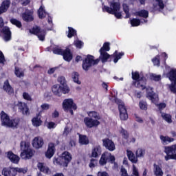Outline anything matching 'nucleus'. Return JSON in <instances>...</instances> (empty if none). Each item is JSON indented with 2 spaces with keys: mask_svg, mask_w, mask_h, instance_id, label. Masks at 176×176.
<instances>
[{
  "mask_svg": "<svg viewBox=\"0 0 176 176\" xmlns=\"http://www.w3.org/2000/svg\"><path fill=\"white\" fill-rule=\"evenodd\" d=\"M88 117L84 118V123L88 129H93V127H98L100 126V114L96 111H88Z\"/></svg>",
  "mask_w": 176,
  "mask_h": 176,
  "instance_id": "1",
  "label": "nucleus"
},
{
  "mask_svg": "<svg viewBox=\"0 0 176 176\" xmlns=\"http://www.w3.org/2000/svg\"><path fill=\"white\" fill-rule=\"evenodd\" d=\"M110 7L104 6L102 8L103 12H107L110 14H114L116 19H122V12H120V3L119 0H113L110 3Z\"/></svg>",
  "mask_w": 176,
  "mask_h": 176,
  "instance_id": "2",
  "label": "nucleus"
},
{
  "mask_svg": "<svg viewBox=\"0 0 176 176\" xmlns=\"http://www.w3.org/2000/svg\"><path fill=\"white\" fill-rule=\"evenodd\" d=\"M72 160V155L68 151H64L58 157L53 158V163L60 167H68Z\"/></svg>",
  "mask_w": 176,
  "mask_h": 176,
  "instance_id": "3",
  "label": "nucleus"
},
{
  "mask_svg": "<svg viewBox=\"0 0 176 176\" xmlns=\"http://www.w3.org/2000/svg\"><path fill=\"white\" fill-rule=\"evenodd\" d=\"M21 154L20 157L23 160H30L35 155V151L30 147V144L22 141L20 143Z\"/></svg>",
  "mask_w": 176,
  "mask_h": 176,
  "instance_id": "4",
  "label": "nucleus"
},
{
  "mask_svg": "<svg viewBox=\"0 0 176 176\" xmlns=\"http://www.w3.org/2000/svg\"><path fill=\"white\" fill-rule=\"evenodd\" d=\"M28 169L27 168H12V167H4L1 170V175L3 176H16L17 173H23L25 174Z\"/></svg>",
  "mask_w": 176,
  "mask_h": 176,
  "instance_id": "5",
  "label": "nucleus"
},
{
  "mask_svg": "<svg viewBox=\"0 0 176 176\" xmlns=\"http://www.w3.org/2000/svg\"><path fill=\"white\" fill-rule=\"evenodd\" d=\"M69 91H71V89L68 85L55 84L52 87V92L54 96H56V97H61L63 94H68Z\"/></svg>",
  "mask_w": 176,
  "mask_h": 176,
  "instance_id": "6",
  "label": "nucleus"
},
{
  "mask_svg": "<svg viewBox=\"0 0 176 176\" xmlns=\"http://www.w3.org/2000/svg\"><path fill=\"white\" fill-rule=\"evenodd\" d=\"M62 107L65 112H69L71 115H74V111L78 108L72 98L65 99L62 102Z\"/></svg>",
  "mask_w": 176,
  "mask_h": 176,
  "instance_id": "7",
  "label": "nucleus"
},
{
  "mask_svg": "<svg viewBox=\"0 0 176 176\" xmlns=\"http://www.w3.org/2000/svg\"><path fill=\"white\" fill-rule=\"evenodd\" d=\"M100 63V59H94V56L91 55H88L87 58L83 60L82 63V69L85 71H89V68L93 67V65H96Z\"/></svg>",
  "mask_w": 176,
  "mask_h": 176,
  "instance_id": "8",
  "label": "nucleus"
},
{
  "mask_svg": "<svg viewBox=\"0 0 176 176\" xmlns=\"http://www.w3.org/2000/svg\"><path fill=\"white\" fill-rule=\"evenodd\" d=\"M132 79H133V80H136L134 82V85L136 87L144 90L146 82V80L145 78H142L140 79V74L137 72H132Z\"/></svg>",
  "mask_w": 176,
  "mask_h": 176,
  "instance_id": "9",
  "label": "nucleus"
},
{
  "mask_svg": "<svg viewBox=\"0 0 176 176\" xmlns=\"http://www.w3.org/2000/svg\"><path fill=\"white\" fill-rule=\"evenodd\" d=\"M166 76L170 82H174V83L172 82L169 86V89L170 91L176 94V69H171L169 73L166 74Z\"/></svg>",
  "mask_w": 176,
  "mask_h": 176,
  "instance_id": "10",
  "label": "nucleus"
},
{
  "mask_svg": "<svg viewBox=\"0 0 176 176\" xmlns=\"http://www.w3.org/2000/svg\"><path fill=\"white\" fill-rule=\"evenodd\" d=\"M116 102L118 104V109L120 111V118L121 120H127V119L129 118V115L127 114V110L126 109L124 103L119 99H116Z\"/></svg>",
  "mask_w": 176,
  "mask_h": 176,
  "instance_id": "11",
  "label": "nucleus"
},
{
  "mask_svg": "<svg viewBox=\"0 0 176 176\" xmlns=\"http://www.w3.org/2000/svg\"><path fill=\"white\" fill-rule=\"evenodd\" d=\"M111 47H109V43H104L102 47L100 50V58L103 63H106L107 60L109 58V54L107 52H109Z\"/></svg>",
  "mask_w": 176,
  "mask_h": 176,
  "instance_id": "12",
  "label": "nucleus"
},
{
  "mask_svg": "<svg viewBox=\"0 0 176 176\" xmlns=\"http://www.w3.org/2000/svg\"><path fill=\"white\" fill-rule=\"evenodd\" d=\"M118 131L122 134V138H124V144L130 145L131 144H134V142H135V138L129 137L127 131L124 130L122 127H120Z\"/></svg>",
  "mask_w": 176,
  "mask_h": 176,
  "instance_id": "13",
  "label": "nucleus"
},
{
  "mask_svg": "<svg viewBox=\"0 0 176 176\" xmlns=\"http://www.w3.org/2000/svg\"><path fill=\"white\" fill-rule=\"evenodd\" d=\"M144 89H146V98H148V100H151V101L156 105L159 101V96L157 94L153 93V89L151 87H145Z\"/></svg>",
  "mask_w": 176,
  "mask_h": 176,
  "instance_id": "14",
  "label": "nucleus"
},
{
  "mask_svg": "<svg viewBox=\"0 0 176 176\" xmlns=\"http://www.w3.org/2000/svg\"><path fill=\"white\" fill-rule=\"evenodd\" d=\"M30 31L31 34L36 35L39 41H45V35H46V32H45V30L41 29L38 26H35Z\"/></svg>",
  "mask_w": 176,
  "mask_h": 176,
  "instance_id": "15",
  "label": "nucleus"
},
{
  "mask_svg": "<svg viewBox=\"0 0 176 176\" xmlns=\"http://www.w3.org/2000/svg\"><path fill=\"white\" fill-rule=\"evenodd\" d=\"M16 107H18L19 111L23 115V116H30V108L27 103L23 102H18Z\"/></svg>",
  "mask_w": 176,
  "mask_h": 176,
  "instance_id": "16",
  "label": "nucleus"
},
{
  "mask_svg": "<svg viewBox=\"0 0 176 176\" xmlns=\"http://www.w3.org/2000/svg\"><path fill=\"white\" fill-rule=\"evenodd\" d=\"M175 151L176 144L164 147V152L166 153V155L164 157L166 162L173 160V154L170 155V153H173V152H175Z\"/></svg>",
  "mask_w": 176,
  "mask_h": 176,
  "instance_id": "17",
  "label": "nucleus"
},
{
  "mask_svg": "<svg viewBox=\"0 0 176 176\" xmlns=\"http://www.w3.org/2000/svg\"><path fill=\"white\" fill-rule=\"evenodd\" d=\"M44 144L43 138L41 136H36L32 140V145L34 149H41Z\"/></svg>",
  "mask_w": 176,
  "mask_h": 176,
  "instance_id": "18",
  "label": "nucleus"
},
{
  "mask_svg": "<svg viewBox=\"0 0 176 176\" xmlns=\"http://www.w3.org/2000/svg\"><path fill=\"white\" fill-rule=\"evenodd\" d=\"M56 152V144L53 142L48 144V148L45 153V157L47 159H52V156H54Z\"/></svg>",
  "mask_w": 176,
  "mask_h": 176,
  "instance_id": "19",
  "label": "nucleus"
},
{
  "mask_svg": "<svg viewBox=\"0 0 176 176\" xmlns=\"http://www.w3.org/2000/svg\"><path fill=\"white\" fill-rule=\"evenodd\" d=\"M103 146L106 148V149H108V151H113L115 149H116V147L115 146V143L112 142V140L106 138L102 140Z\"/></svg>",
  "mask_w": 176,
  "mask_h": 176,
  "instance_id": "20",
  "label": "nucleus"
},
{
  "mask_svg": "<svg viewBox=\"0 0 176 176\" xmlns=\"http://www.w3.org/2000/svg\"><path fill=\"white\" fill-rule=\"evenodd\" d=\"M10 0H4L2 1L0 6V14H3V13H6L10 8Z\"/></svg>",
  "mask_w": 176,
  "mask_h": 176,
  "instance_id": "21",
  "label": "nucleus"
},
{
  "mask_svg": "<svg viewBox=\"0 0 176 176\" xmlns=\"http://www.w3.org/2000/svg\"><path fill=\"white\" fill-rule=\"evenodd\" d=\"M0 116L2 126L8 127L9 126V123H10V118H9V116H8L5 111H1Z\"/></svg>",
  "mask_w": 176,
  "mask_h": 176,
  "instance_id": "22",
  "label": "nucleus"
},
{
  "mask_svg": "<svg viewBox=\"0 0 176 176\" xmlns=\"http://www.w3.org/2000/svg\"><path fill=\"white\" fill-rule=\"evenodd\" d=\"M7 157L12 163H14V164H19V162H20V157L13 153L12 151H9L7 153Z\"/></svg>",
  "mask_w": 176,
  "mask_h": 176,
  "instance_id": "23",
  "label": "nucleus"
},
{
  "mask_svg": "<svg viewBox=\"0 0 176 176\" xmlns=\"http://www.w3.org/2000/svg\"><path fill=\"white\" fill-rule=\"evenodd\" d=\"M22 19L24 21H32L34 20V10L26 11L22 14Z\"/></svg>",
  "mask_w": 176,
  "mask_h": 176,
  "instance_id": "24",
  "label": "nucleus"
},
{
  "mask_svg": "<svg viewBox=\"0 0 176 176\" xmlns=\"http://www.w3.org/2000/svg\"><path fill=\"white\" fill-rule=\"evenodd\" d=\"M42 115L41 114V112H39L38 114L36 115L35 117H34L32 119V125L34 126V127H39V126L42 125Z\"/></svg>",
  "mask_w": 176,
  "mask_h": 176,
  "instance_id": "25",
  "label": "nucleus"
},
{
  "mask_svg": "<svg viewBox=\"0 0 176 176\" xmlns=\"http://www.w3.org/2000/svg\"><path fill=\"white\" fill-rule=\"evenodd\" d=\"M37 167L38 170H40L41 173H44V174H47V175H50V174H52V170H50V168L45 166V164H43V163H38Z\"/></svg>",
  "mask_w": 176,
  "mask_h": 176,
  "instance_id": "26",
  "label": "nucleus"
},
{
  "mask_svg": "<svg viewBox=\"0 0 176 176\" xmlns=\"http://www.w3.org/2000/svg\"><path fill=\"white\" fill-rule=\"evenodd\" d=\"M153 171L154 173L155 176H163L164 175V172H163V169L162 166L158 164H153Z\"/></svg>",
  "mask_w": 176,
  "mask_h": 176,
  "instance_id": "27",
  "label": "nucleus"
},
{
  "mask_svg": "<svg viewBox=\"0 0 176 176\" xmlns=\"http://www.w3.org/2000/svg\"><path fill=\"white\" fill-rule=\"evenodd\" d=\"M153 8L155 10H163L164 9V3L163 0H153Z\"/></svg>",
  "mask_w": 176,
  "mask_h": 176,
  "instance_id": "28",
  "label": "nucleus"
},
{
  "mask_svg": "<svg viewBox=\"0 0 176 176\" xmlns=\"http://www.w3.org/2000/svg\"><path fill=\"white\" fill-rule=\"evenodd\" d=\"M62 56H63L64 60L67 61L68 63L73 58L72 53H71V50H69V48L65 49L63 51Z\"/></svg>",
  "mask_w": 176,
  "mask_h": 176,
  "instance_id": "29",
  "label": "nucleus"
},
{
  "mask_svg": "<svg viewBox=\"0 0 176 176\" xmlns=\"http://www.w3.org/2000/svg\"><path fill=\"white\" fill-rule=\"evenodd\" d=\"M126 155H127L129 160L130 162H131V163L136 164V163L138 162V158L137 156L135 157V155H134V153H133V151H131L130 150H127Z\"/></svg>",
  "mask_w": 176,
  "mask_h": 176,
  "instance_id": "30",
  "label": "nucleus"
},
{
  "mask_svg": "<svg viewBox=\"0 0 176 176\" xmlns=\"http://www.w3.org/2000/svg\"><path fill=\"white\" fill-rule=\"evenodd\" d=\"M2 32L4 35V41H6V42H8L12 39V33L8 27H4L2 30Z\"/></svg>",
  "mask_w": 176,
  "mask_h": 176,
  "instance_id": "31",
  "label": "nucleus"
},
{
  "mask_svg": "<svg viewBox=\"0 0 176 176\" xmlns=\"http://www.w3.org/2000/svg\"><path fill=\"white\" fill-rule=\"evenodd\" d=\"M3 89L4 91L8 93V94H13V88L12 87V86H10V84H9V80H6L4 82Z\"/></svg>",
  "mask_w": 176,
  "mask_h": 176,
  "instance_id": "32",
  "label": "nucleus"
},
{
  "mask_svg": "<svg viewBox=\"0 0 176 176\" xmlns=\"http://www.w3.org/2000/svg\"><path fill=\"white\" fill-rule=\"evenodd\" d=\"M108 156H110L109 153L108 152H105L102 155L99 160V164H100V166H104V164H107Z\"/></svg>",
  "mask_w": 176,
  "mask_h": 176,
  "instance_id": "33",
  "label": "nucleus"
},
{
  "mask_svg": "<svg viewBox=\"0 0 176 176\" xmlns=\"http://www.w3.org/2000/svg\"><path fill=\"white\" fill-rule=\"evenodd\" d=\"M160 138L162 141V143L164 145H167V144H170L171 142H174V138H170L168 136H163L160 135Z\"/></svg>",
  "mask_w": 176,
  "mask_h": 176,
  "instance_id": "34",
  "label": "nucleus"
},
{
  "mask_svg": "<svg viewBox=\"0 0 176 176\" xmlns=\"http://www.w3.org/2000/svg\"><path fill=\"white\" fill-rule=\"evenodd\" d=\"M101 155V146H97L92 149L91 157H98Z\"/></svg>",
  "mask_w": 176,
  "mask_h": 176,
  "instance_id": "35",
  "label": "nucleus"
},
{
  "mask_svg": "<svg viewBox=\"0 0 176 176\" xmlns=\"http://www.w3.org/2000/svg\"><path fill=\"white\" fill-rule=\"evenodd\" d=\"M79 144L80 145H89V138L85 135H79Z\"/></svg>",
  "mask_w": 176,
  "mask_h": 176,
  "instance_id": "36",
  "label": "nucleus"
},
{
  "mask_svg": "<svg viewBox=\"0 0 176 176\" xmlns=\"http://www.w3.org/2000/svg\"><path fill=\"white\" fill-rule=\"evenodd\" d=\"M123 56H124V53H123V52L118 53V51H116L113 54V63H115V64H116V63H118V61H119V60H120V58H122V57H123Z\"/></svg>",
  "mask_w": 176,
  "mask_h": 176,
  "instance_id": "37",
  "label": "nucleus"
},
{
  "mask_svg": "<svg viewBox=\"0 0 176 176\" xmlns=\"http://www.w3.org/2000/svg\"><path fill=\"white\" fill-rule=\"evenodd\" d=\"M72 79L74 83H76L77 85H81L82 82L79 80V73L76 72H74L72 73Z\"/></svg>",
  "mask_w": 176,
  "mask_h": 176,
  "instance_id": "38",
  "label": "nucleus"
},
{
  "mask_svg": "<svg viewBox=\"0 0 176 176\" xmlns=\"http://www.w3.org/2000/svg\"><path fill=\"white\" fill-rule=\"evenodd\" d=\"M38 14L39 19H44V17H46V14H47V13L46 12V11H45V7H43V6H41L39 8L38 10Z\"/></svg>",
  "mask_w": 176,
  "mask_h": 176,
  "instance_id": "39",
  "label": "nucleus"
},
{
  "mask_svg": "<svg viewBox=\"0 0 176 176\" xmlns=\"http://www.w3.org/2000/svg\"><path fill=\"white\" fill-rule=\"evenodd\" d=\"M20 123V119L15 118L14 120H10V123L8 124V127H17Z\"/></svg>",
  "mask_w": 176,
  "mask_h": 176,
  "instance_id": "40",
  "label": "nucleus"
},
{
  "mask_svg": "<svg viewBox=\"0 0 176 176\" xmlns=\"http://www.w3.org/2000/svg\"><path fill=\"white\" fill-rule=\"evenodd\" d=\"M135 14L136 16H140V17H144V19H147V17L149 16V13L145 10H142L136 12Z\"/></svg>",
  "mask_w": 176,
  "mask_h": 176,
  "instance_id": "41",
  "label": "nucleus"
},
{
  "mask_svg": "<svg viewBox=\"0 0 176 176\" xmlns=\"http://www.w3.org/2000/svg\"><path fill=\"white\" fill-rule=\"evenodd\" d=\"M162 118L165 120V122H167V123H172L173 120L171 119V115L167 114L166 113H162Z\"/></svg>",
  "mask_w": 176,
  "mask_h": 176,
  "instance_id": "42",
  "label": "nucleus"
},
{
  "mask_svg": "<svg viewBox=\"0 0 176 176\" xmlns=\"http://www.w3.org/2000/svg\"><path fill=\"white\" fill-rule=\"evenodd\" d=\"M58 83H60V86H67V80H65V77L60 76L58 77L57 79Z\"/></svg>",
  "mask_w": 176,
  "mask_h": 176,
  "instance_id": "43",
  "label": "nucleus"
},
{
  "mask_svg": "<svg viewBox=\"0 0 176 176\" xmlns=\"http://www.w3.org/2000/svg\"><path fill=\"white\" fill-rule=\"evenodd\" d=\"M135 155L138 158L144 157V156H145V150L142 148H138Z\"/></svg>",
  "mask_w": 176,
  "mask_h": 176,
  "instance_id": "44",
  "label": "nucleus"
},
{
  "mask_svg": "<svg viewBox=\"0 0 176 176\" xmlns=\"http://www.w3.org/2000/svg\"><path fill=\"white\" fill-rule=\"evenodd\" d=\"M122 7H123L124 12L126 14V16H125L126 19H129V17H130V12H129L130 10L129 9V6H127V4L124 3L122 5Z\"/></svg>",
  "mask_w": 176,
  "mask_h": 176,
  "instance_id": "45",
  "label": "nucleus"
},
{
  "mask_svg": "<svg viewBox=\"0 0 176 176\" xmlns=\"http://www.w3.org/2000/svg\"><path fill=\"white\" fill-rule=\"evenodd\" d=\"M68 29H69V31H68L67 36L69 38H72V36H75V35H76V30H75L74 28L69 27Z\"/></svg>",
  "mask_w": 176,
  "mask_h": 176,
  "instance_id": "46",
  "label": "nucleus"
},
{
  "mask_svg": "<svg viewBox=\"0 0 176 176\" xmlns=\"http://www.w3.org/2000/svg\"><path fill=\"white\" fill-rule=\"evenodd\" d=\"M139 106L140 109H142L143 111H146V109H148V104L145 101H140L139 102Z\"/></svg>",
  "mask_w": 176,
  "mask_h": 176,
  "instance_id": "47",
  "label": "nucleus"
},
{
  "mask_svg": "<svg viewBox=\"0 0 176 176\" xmlns=\"http://www.w3.org/2000/svg\"><path fill=\"white\" fill-rule=\"evenodd\" d=\"M63 52H64V50H63V49H61L59 47H55L53 50L54 54H58L62 56Z\"/></svg>",
  "mask_w": 176,
  "mask_h": 176,
  "instance_id": "48",
  "label": "nucleus"
},
{
  "mask_svg": "<svg viewBox=\"0 0 176 176\" xmlns=\"http://www.w3.org/2000/svg\"><path fill=\"white\" fill-rule=\"evenodd\" d=\"M131 24L132 27H138V25L141 24V21L137 19H133L132 20H131Z\"/></svg>",
  "mask_w": 176,
  "mask_h": 176,
  "instance_id": "49",
  "label": "nucleus"
},
{
  "mask_svg": "<svg viewBox=\"0 0 176 176\" xmlns=\"http://www.w3.org/2000/svg\"><path fill=\"white\" fill-rule=\"evenodd\" d=\"M15 75L18 78H21V77L24 76V73L23 72V71H21V69H20V68L15 67Z\"/></svg>",
  "mask_w": 176,
  "mask_h": 176,
  "instance_id": "50",
  "label": "nucleus"
},
{
  "mask_svg": "<svg viewBox=\"0 0 176 176\" xmlns=\"http://www.w3.org/2000/svg\"><path fill=\"white\" fill-rule=\"evenodd\" d=\"M109 155H110V156H108V159H109L111 163H113V168H118V164L115 162V156L112 155L110 153H109Z\"/></svg>",
  "mask_w": 176,
  "mask_h": 176,
  "instance_id": "51",
  "label": "nucleus"
},
{
  "mask_svg": "<svg viewBox=\"0 0 176 176\" xmlns=\"http://www.w3.org/2000/svg\"><path fill=\"white\" fill-rule=\"evenodd\" d=\"M154 65H157V67H159L160 65V56H157L152 60Z\"/></svg>",
  "mask_w": 176,
  "mask_h": 176,
  "instance_id": "52",
  "label": "nucleus"
},
{
  "mask_svg": "<svg viewBox=\"0 0 176 176\" xmlns=\"http://www.w3.org/2000/svg\"><path fill=\"white\" fill-rule=\"evenodd\" d=\"M133 176H140V173L138 172V168L135 166V165L132 166V175Z\"/></svg>",
  "mask_w": 176,
  "mask_h": 176,
  "instance_id": "53",
  "label": "nucleus"
},
{
  "mask_svg": "<svg viewBox=\"0 0 176 176\" xmlns=\"http://www.w3.org/2000/svg\"><path fill=\"white\" fill-rule=\"evenodd\" d=\"M10 23H12V24H14V25L18 27V28H20V27H21V22H20L17 19H12L10 20Z\"/></svg>",
  "mask_w": 176,
  "mask_h": 176,
  "instance_id": "54",
  "label": "nucleus"
},
{
  "mask_svg": "<svg viewBox=\"0 0 176 176\" xmlns=\"http://www.w3.org/2000/svg\"><path fill=\"white\" fill-rule=\"evenodd\" d=\"M74 45L78 49H82V47L83 46V42L79 40H76L74 41Z\"/></svg>",
  "mask_w": 176,
  "mask_h": 176,
  "instance_id": "55",
  "label": "nucleus"
},
{
  "mask_svg": "<svg viewBox=\"0 0 176 176\" xmlns=\"http://www.w3.org/2000/svg\"><path fill=\"white\" fill-rule=\"evenodd\" d=\"M96 166H97V160L91 159L90 160L89 167H90V168H94V167Z\"/></svg>",
  "mask_w": 176,
  "mask_h": 176,
  "instance_id": "56",
  "label": "nucleus"
},
{
  "mask_svg": "<svg viewBox=\"0 0 176 176\" xmlns=\"http://www.w3.org/2000/svg\"><path fill=\"white\" fill-rule=\"evenodd\" d=\"M41 109H42V111H47L50 109V104H49L48 103H43L41 105Z\"/></svg>",
  "mask_w": 176,
  "mask_h": 176,
  "instance_id": "57",
  "label": "nucleus"
},
{
  "mask_svg": "<svg viewBox=\"0 0 176 176\" xmlns=\"http://www.w3.org/2000/svg\"><path fill=\"white\" fill-rule=\"evenodd\" d=\"M23 97L24 100H26L27 101L32 100V98H31V96L30 95V94H28L27 92H24L23 94Z\"/></svg>",
  "mask_w": 176,
  "mask_h": 176,
  "instance_id": "58",
  "label": "nucleus"
},
{
  "mask_svg": "<svg viewBox=\"0 0 176 176\" xmlns=\"http://www.w3.org/2000/svg\"><path fill=\"white\" fill-rule=\"evenodd\" d=\"M151 78L153 79V80L159 81L160 79H162V76L157 74H151Z\"/></svg>",
  "mask_w": 176,
  "mask_h": 176,
  "instance_id": "59",
  "label": "nucleus"
},
{
  "mask_svg": "<svg viewBox=\"0 0 176 176\" xmlns=\"http://www.w3.org/2000/svg\"><path fill=\"white\" fill-rule=\"evenodd\" d=\"M6 60L5 59V55L2 53V51H0V64H5Z\"/></svg>",
  "mask_w": 176,
  "mask_h": 176,
  "instance_id": "60",
  "label": "nucleus"
},
{
  "mask_svg": "<svg viewBox=\"0 0 176 176\" xmlns=\"http://www.w3.org/2000/svg\"><path fill=\"white\" fill-rule=\"evenodd\" d=\"M135 118L136 122H138V123H144V120H142V118H141V117H140L138 114H135Z\"/></svg>",
  "mask_w": 176,
  "mask_h": 176,
  "instance_id": "61",
  "label": "nucleus"
},
{
  "mask_svg": "<svg viewBox=\"0 0 176 176\" xmlns=\"http://www.w3.org/2000/svg\"><path fill=\"white\" fill-rule=\"evenodd\" d=\"M56 126H57V124H56V123L51 122L48 123L47 128L48 129H54L56 127Z\"/></svg>",
  "mask_w": 176,
  "mask_h": 176,
  "instance_id": "62",
  "label": "nucleus"
},
{
  "mask_svg": "<svg viewBox=\"0 0 176 176\" xmlns=\"http://www.w3.org/2000/svg\"><path fill=\"white\" fill-rule=\"evenodd\" d=\"M121 176H129L127 175V170L124 168H121Z\"/></svg>",
  "mask_w": 176,
  "mask_h": 176,
  "instance_id": "63",
  "label": "nucleus"
},
{
  "mask_svg": "<svg viewBox=\"0 0 176 176\" xmlns=\"http://www.w3.org/2000/svg\"><path fill=\"white\" fill-rule=\"evenodd\" d=\"M69 133H71V129L68 127H65L63 132L64 135H68Z\"/></svg>",
  "mask_w": 176,
  "mask_h": 176,
  "instance_id": "64",
  "label": "nucleus"
}]
</instances>
